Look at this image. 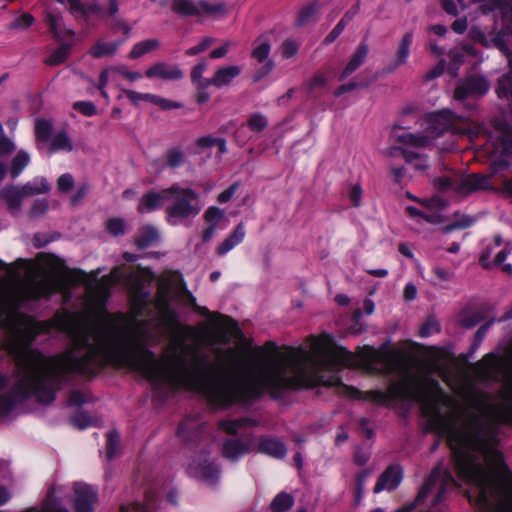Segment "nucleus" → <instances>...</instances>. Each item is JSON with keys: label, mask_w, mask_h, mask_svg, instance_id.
I'll list each match as a JSON object with an SVG mask.
<instances>
[{"label": "nucleus", "mask_w": 512, "mask_h": 512, "mask_svg": "<svg viewBox=\"0 0 512 512\" xmlns=\"http://www.w3.org/2000/svg\"><path fill=\"white\" fill-rule=\"evenodd\" d=\"M485 318L484 310L468 311L465 310L461 313L459 323L462 327L470 329L476 326Z\"/></svg>", "instance_id": "e433bc0d"}, {"label": "nucleus", "mask_w": 512, "mask_h": 512, "mask_svg": "<svg viewBox=\"0 0 512 512\" xmlns=\"http://www.w3.org/2000/svg\"><path fill=\"white\" fill-rule=\"evenodd\" d=\"M30 163V156L25 150H20L13 157L9 173L12 178H17Z\"/></svg>", "instance_id": "72a5a7b5"}, {"label": "nucleus", "mask_w": 512, "mask_h": 512, "mask_svg": "<svg viewBox=\"0 0 512 512\" xmlns=\"http://www.w3.org/2000/svg\"><path fill=\"white\" fill-rule=\"evenodd\" d=\"M271 51V44L269 40L264 37H259L254 42V47L251 53L253 59L258 61L259 63L266 62L267 60H271L269 58Z\"/></svg>", "instance_id": "c85d7f7f"}, {"label": "nucleus", "mask_w": 512, "mask_h": 512, "mask_svg": "<svg viewBox=\"0 0 512 512\" xmlns=\"http://www.w3.org/2000/svg\"><path fill=\"white\" fill-rule=\"evenodd\" d=\"M261 64H262L261 67H259L253 75L254 82L261 81L264 77H266L274 69V66H275L273 60H267L266 62L264 61Z\"/></svg>", "instance_id": "13d9d810"}, {"label": "nucleus", "mask_w": 512, "mask_h": 512, "mask_svg": "<svg viewBox=\"0 0 512 512\" xmlns=\"http://www.w3.org/2000/svg\"><path fill=\"white\" fill-rule=\"evenodd\" d=\"M16 145L13 140L7 136L0 137V157L4 158L9 156L13 151H15Z\"/></svg>", "instance_id": "680f3d73"}, {"label": "nucleus", "mask_w": 512, "mask_h": 512, "mask_svg": "<svg viewBox=\"0 0 512 512\" xmlns=\"http://www.w3.org/2000/svg\"><path fill=\"white\" fill-rule=\"evenodd\" d=\"M45 24L58 40L73 39L74 31L66 29L62 24V16L52 11L47 12L45 16Z\"/></svg>", "instance_id": "b1692460"}, {"label": "nucleus", "mask_w": 512, "mask_h": 512, "mask_svg": "<svg viewBox=\"0 0 512 512\" xmlns=\"http://www.w3.org/2000/svg\"><path fill=\"white\" fill-rule=\"evenodd\" d=\"M24 194L28 196L48 193L51 186L46 178L36 177L32 181L25 183L23 186Z\"/></svg>", "instance_id": "c756f323"}, {"label": "nucleus", "mask_w": 512, "mask_h": 512, "mask_svg": "<svg viewBox=\"0 0 512 512\" xmlns=\"http://www.w3.org/2000/svg\"><path fill=\"white\" fill-rule=\"evenodd\" d=\"M52 132V124L45 119H37L35 122V137L37 141L46 142Z\"/></svg>", "instance_id": "a19ab883"}, {"label": "nucleus", "mask_w": 512, "mask_h": 512, "mask_svg": "<svg viewBox=\"0 0 512 512\" xmlns=\"http://www.w3.org/2000/svg\"><path fill=\"white\" fill-rule=\"evenodd\" d=\"M168 203V188L162 191H149L140 198L137 210L140 214H147L163 208Z\"/></svg>", "instance_id": "f3484780"}, {"label": "nucleus", "mask_w": 512, "mask_h": 512, "mask_svg": "<svg viewBox=\"0 0 512 512\" xmlns=\"http://www.w3.org/2000/svg\"><path fill=\"white\" fill-rule=\"evenodd\" d=\"M106 229L111 235L120 236L125 232V223L121 218H112L107 221Z\"/></svg>", "instance_id": "603ef678"}, {"label": "nucleus", "mask_w": 512, "mask_h": 512, "mask_svg": "<svg viewBox=\"0 0 512 512\" xmlns=\"http://www.w3.org/2000/svg\"><path fill=\"white\" fill-rule=\"evenodd\" d=\"M474 222H475V219L473 217L464 215L461 218H459L458 220H456L454 223L447 225L444 228V231L450 232L455 229H465V228L472 226L474 224Z\"/></svg>", "instance_id": "6e6d98bb"}, {"label": "nucleus", "mask_w": 512, "mask_h": 512, "mask_svg": "<svg viewBox=\"0 0 512 512\" xmlns=\"http://www.w3.org/2000/svg\"><path fill=\"white\" fill-rule=\"evenodd\" d=\"M363 363L373 372L396 375L399 379L388 386L387 392L372 390L356 391L361 398L376 405L392 407L396 403L418 402L428 405L432 394L441 390L439 382L430 376L415 374L399 351H381L367 348L361 355Z\"/></svg>", "instance_id": "7ed1b4c3"}, {"label": "nucleus", "mask_w": 512, "mask_h": 512, "mask_svg": "<svg viewBox=\"0 0 512 512\" xmlns=\"http://www.w3.org/2000/svg\"><path fill=\"white\" fill-rule=\"evenodd\" d=\"M154 305L159 317L167 325L175 327L177 333L183 338V341L186 337H189L196 332V329L193 327L177 326L176 322L178 314L171 305V287L169 284H161L158 287L154 299Z\"/></svg>", "instance_id": "6e6552de"}, {"label": "nucleus", "mask_w": 512, "mask_h": 512, "mask_svg": "<svg viewBox=\"0 0 512 512\" xmlns=\"http://www.w3.org/2000/svg\"><path fill=\"white\" fill-rule=\"evenodd\" d=\"M370 471L363 470L356 475L355 479V504L359 505L365 490L366 481L369 477Z\"/></svg>", "instance_id": "37998d69"}, {"label": "nucleus", "mask_w": 512, "mask_h": 512, "mask_svg": "<svg viewBox=\"0 0 512 512\" xmlns=\"http://www.w3.org/2000/svg\"><path fill=\"white\" fill-rule=\"evenodd\" d=\"M73 149L72 141L65 131L55 133L51 137L50 152L66 151Z\"/></svg>", "instance_id": "2f4dec72"}, {"label": "nucleus", "mask_w": 512, "mask_h": 512, "mask_svg": "<svg viewBox=\"0 0 512 512\" xmlns=\"http://www.w3.org/2000/svg\"><path fill=\"white\" fill-rule=\"evenodd\" d=\"M207 69L205 62H200L193 67L191 71V80L196 84L197 89H207L211 85L222 87L224 85V67H219L212 78H203V74Z\"/></svg>", "instance_id": "2eb2a0df"}, {"label": "nucleus", "mask_w": 512, "mask_h": 512, "mask_svg": "<svg viewBox=\"0 0 512 512\" xmlns=\"http://www.w3.org/2000/svg\"><path fill=\"white\" fill-rule=\"evenodd\" d=\"M193 429V423L189 421H183L178 426V436L181 437L185 441H190L192 439V434H198V432H191Z\"/></svg>", "instance_id": "69168bd1"}, {"label": "nucleus", "mask_w": 512, "mask_h": 512, "mask_svg": "<svg viewBox=\"0 0 512 512\" xmlns=\"http://www.w3.org/2000/svg\"><path fill=\"white\" fill-rule=\"evenodd\" d=\"M72 488L74 494L70 501L73 512H94L95 504L98 501L97 489L84 482H74ZM69 492V488L64 485L50 487L41 504L42 512H70L65 506ZM27 512L39 511L29 509Z\"/></svg>", "instance_id": "20e7f679"}, {"label": "nucleus", "mask_w": 512, "mask_h": 512, "mask_svg": "<svg viewBox=\"0 0 512 512\" xmlns=\"http://www.w3.org/2000/svg\"><path fill=\"white\" fill-rule=\"evenodd\" d=\"M414 35L412 32L405 33L397 47L396 51V59L389 63L385 70L387 73H392L395 70H397L400 66L407 63L409 55H410V48L413 43Z\"/></svg>", "instance_id": "412c9836"}, {"label": "nucleus", "mask_w": 512, "mask_h": 512, "mask_svg": "<svg viewBox=\"0 0 512 512\" xmlns=\"http://www.w3.org/2000/svg\"><path fill=\"white\" fill-rule=\"evenodd\" d=\"M294 503V497L290 493L281 491L273 498L269 509L271 512H289Z\"/></svg>", "instance_id": "cd10ccee"}, {"label": "nucleus", "mask_w": 512, "mask_h": 512, "mask_svg": "<svg viewBox=\"0 0 512 512\" xmlns=\"http://www.w3.org/2000/svg\"><path fill=\"white\" fill-rule=\"evenodd\" d=\"M160 240V233L157 228L147 225L144 226L135 239L138 248L146 249Z\"/></svg>", "instance_id": "bb28decb"}, {"label": "nucleus", "mask_w": 512, "mask_h": 512, "mask_svg": "<svg viewBox=\"0 0 512 512\" xmlns=\"http://www.w3.org/2000/svg\"><path fill=\"white\" fill-rule=\"evenodd\" d=\"M266 348L270 356L256 365L244 367L237 380L231 373L234 351L226 347V409L233 404L249 407L264 394L282 399L292 391L315 386L349 390L339 375L343 367L356 364V357L344 347L332 346L312 336L309 348L287 347L280 351L274 342Z\"/></svg>", "instance_id": "f03ea898"}, {"label": "nucleus", "mask_w": 512, "mask_h": 512, "mask_svg": "<svg viewBox=\"0 0 512 512\" xmlns=\"http://www.w3.org/2000/svg\"><path fill=\"white\" fill-rule=\"evenodd\" d=\"M146 100L157 105L163 110H172L178 109L182 107V104L176 101H172L166 98H163L158 95L150 94V96H146Z\"/></svg>", "instance_id": "49530a36"}, {"label": "nucleus", "mask_w": 512, "mask_h": 512, "mask_svg": "<svg viewBox=\"0 0 512 512\" xmlns=\"http://www.w3.org/2000/svg\"><path fill=\"white\" fill-rule=\"evenodd\" d=\"M403 480V468L399 464L389 465L385 471L379 476L375 486L374 493H380L381 491L395 490Z\"/></svg>", "instance_id": "4468645a"}, {"label": "nucleus", "mask_w": 512, "mask_h": 512, "mask_svg": "<svg viewBox=\"0 0 512 512\" xmlns=\"http://www.w3.org/2000/svg\"><path fill=\"white\" fill-rule=\"evenodd\" d=\"M248 127L255 132H260L268 125L267 118L261 113L251 115L247 121Z\"/></svg>", "instance_id": "8fccbe9b"}, {"label": "nucleus", "mask_w": 512, "mask_h": 512, "mask_svg": "<svg viewBox=\"0 0 512 512\" xmlns=\"http://www.w3.org/2000/svg\"><path fill=\"white\" fill-rule=\"evenodd\" d=\"M440 332V324L435 318H428L426 322L422 324L419 329V336L421 338H427L434 333Z\"/></svg>", "instance_id": "de8ad7c7"}, {"label": "nucleus", "mask_w": 512, "mask_h": 512, "mask_svg": "<svg viewBox=\"0 0 512 512\" xmlns=\"http://www.w3.org/2000/svg\"><path fill=\"white\" fill-rule=\"evenodd\" d=\"M299 44L295 40L287 39L282 43L281 55L283 58L289 59L298 53Z\"/></svg>", "instance_id": "864d4df0"}, {"label": "nucleus", "mask_w": 512, "mask_h": 512, "mask_svg": "<svg viewBox=\"0 0 512 512\" xmlns=\"http://www.w3.org/2000/svg\"><path fill=\"white\" fill-rule=\"evenodd\" d=\"M226 345L228 344V337L231 336L235 338L238 342L245 341V336L241 329L239 328L238 323L232 319L231 317L226 315Z\"/></svg>", "instance_id": "c03bdc74"}, {"label": "nucleus", "mask_w": 512, "mask_h": 512, "mask_svg": "<svg viewBox=\"0 0 512 512\" xmlns=\"http://www.w3.org/2000/svg\"><path fill=\"white\" fill-rule=\"evenodd\" d=\"M245 235V227L243 223H239L231 235L226 238V253L240 244L244 240Z\"/></svg>", "instance_id": "79ce46f5"}, {"label": "nucleus", "mask_w": 512, "mask_h": 512, "mask_svg": "<svg viewBox=\"0 0 512 512\" xmlns=\"http://www.w3.org/2000/svg\"><path fill=\"white\" fill-rule=\"evenodd\" d=\"M119 442H120L119 432L116 429L110 430L108 432L107 447H106V457L108 460H111L115 457Z\"/></svg>", "instance_id": "a18cd8bd"}, {"label": "nucleus", "mask_w": 512, "mask_h": 512, "mask_svg": "<svg viewBox=\"0 0 512 512\" xmlns=\"http://www.w3.org/2000/svg\"><path fill=\"white\" fill-rule=\"evenodd\" d=\"M111 72H114L112 70V67L111 68H108V69H104L100 75H99V81H98V84H97V88L99 89L101 95L105 98V99H108V93L106 91V86L109 82V74Z\"/></svg>", "instance_id": "0e129e2a"}, {"label": "nucleus", "mask_w": 512, "mask_h": 512, "mask_svg": "<svg viewBox=\"0 0 512 512\" xmlns=\"http://www.w3.org/2000/svg\"><path fill=\"white\" fill-rule=\"evenodd\" d=\"M203 207L201 196L194 189L183 187L178 183L168 188L166 221L169 225L178 226L193 220Z\"/></svg>", "instance_id": "39448f33"}, {"label": "nucleus", "mask_w": 512, "mask_h": 512, "mask_svg": "<svg viewBox=\"0 0 512 512\" xmlns=\"http://www.w3.org/2000/svg\"><path fill=\"white\" fill-rule=\"evenodd\" d=\"M58 3L67 7L70 14L75 19L87 20L91 14H97L102 11V6L99 4V0H96L92 4L85 5L81 0H56Z\"/></svg>", "instance_id": "aec40b11"}, {"label": "nucleus", "mask_w": 512, "mask_h": 512, "mask_svg": "<svg viewBox=\"0 0 512 512\" xmlns=\"http://www.w3.org/2000/svg\"><path fill=\"white\" fill-rule=\"evenodd\" d=\"M492 166L495 172L505 170L512 166V130L503 132L500 139V150L495 151L492 158Z\"/></svg>", "instance_id": "ddd939ff"}, {"label": "nucleus", "mask_w": 512, "mask_h": 512, "mask_svg": "<svg viewBox=\"0 0 512 512\" xmlns=\"http://www.w3.org/2000/svg\"><path fill=\"white\" fill-rule=\"evenodd\" d=\"M197 145L201 148H210V147H213L214 145H217L219 148V151L221 153L224 152V139L223 138L212 137L210 135L203 136L197 140Z\"/></svg>", "instance_id": "3c124183"}, {"label": "nucleus", "mask_w": 512, "mask_h": 512, "mask_svg": "<svg viewBox=\"0 0 512 512\" xmlns=\"http://www.w3.org/2000/svg\"><path fill=\"white\" fill-rule=\"evenodd\" d=\"M186 160L183 150L177 147L170 148L165 153V161L156 159L152 162V167L157 173L162 172L166 168L176 169L181 167Z\"/></svg>", "instance_id": "4be33fe9"}, {"label": "nucleus", "mask_w": 512, "mask_h": 512, "mask_svg": "<svg viewBox=\"0 0 512 512\" xmlns=\"http://www.w3.org/2000/svg\"><path fill=\"white\" fill-rule=\"evenodd\" d=\"M70 48L71 44L69 43L61 44L52 52V54L46 60V63L51 66L62 64L68 58Z\"/></svg>", "instance_id": "58836bf2"}, {"label": "nucleus", "mask_w": 512, "mask_h": 512, "mask_svg": "<svg viewBox=\"0 0 512 512\" xmlns=\"http://www.w3.org/2000/svg\"><path fill=\"white\" fill-rule=\"evenodd\" d=\"M490 187V178L485 175L471 174L457 182L455 191L461 195H469L478 190Z\"/></svg>", "instance_id": "6ab92c4d"}, {"label": "nucleus", "mask_w": 512, "mask_h": 512, "mask_svg": "<svg viewBox=\"0 0 512 512\" xmlns=\"http://www.w3.org/2000/svg\"><path fill=\"white\" fill-rule=\"evenodd\" d=\"M0 196L5 200L10 211L18 212L21 209L22 199L27 195L24 194L22 186L10 185L1 191Z\"/></svg>", "instance_id": "393cba45"}, {"label": "nucleus", "mask_w": 512, "mask_h": 512, "mask_svg": "<svg viewBox=\"0 0 512 512\" xmlns=\"http://www.w3.org/2000/svg\"><path fill=\"white\" fill-rule=\"evenodd\" d=\"M156 507V500L153 494L147 492L144 503L123 504L120 507L121 512H152Z\"/></svg>", "instance_id": "7c9ffc66"}, {"label": "nucleus", "mask_w": 512, "mask_h": 512, "mask_svg": "<svg viewBox=\"0 0 512 512\" xmlns=\"http://www.w3.org/2000/svg\"><path fill=\"white\" fill-rule=\"evenodd\" d=\"M146 76L148 78H160L163 80H179L183 77V72L177 65L159 62L152 65L146 71Z\"/></svg>", "instance_id": "5701e85b"}, {"label": "nucleus", "mask_w": 512, "mask_h": 512, "mask_svg": "<svg viewBox=\"0 0 512 512\" xmlns=\"http://www.w3.org/2000/svg\"><path fill=\"white\" fill-rule=\"evenodd\" d=\"M87 402V397L83 391L73 390L70 393L68 404L70 406H82Z\"/></svg>", "instance_id": "774afa93"}, {"label": "nucleus", "mask_w": 512, "mask_h": 512, "mask_svg": "<svg viewBox=\"0 0 512 512\" xmlns=\"http://www.w3.org/2000/svg\"><path fill=\"white\" fill-rule=\"evenodd\" d=\"M397 153H400L401 156L408 163L413 164L416 169L425 170L428 168L427 157L422 154H419L413 150L406 149V148H400V147L391 148V151H390L391 155H396Z\"/></svg>", "instance_id": "a878e982"}, {"label": "nucleus", "mask_w": 512, "mask_h": 512, "mask_svg": "<svg viewBox=\"0 0 512 512\" xmlns=\"http://www.w3.org/2000/svg\"><path fill=\"white\" fill-rule=\"evenodd\" d=\"M504 19L507 24L496 33L493 38L495 46L506 56L510 71L503 75L498 82L497 94L499 98L510 100L512 110V0H507L502 7Z\"/></svg>", "instance_id": "423d86ee"}, {"label": "nucleus", "mask_w": 512, "mask_h": 512, "mask_svg": "<svg viewBox=\"0 0 512 512\" xmlns=\"http://www.w3.org/2000/svg\"><path fill=\"white\" fill-rule=\"evenodd\" d=\"M49 209V203L46 199H38L36 200L31 209H30V216L32 218H39L46 214V212Z\"/></svg>", "instance_id": "5fc2aeb1"}, {"label": "nucleus", "mask_w": 512, "mask_h": 512, "mask_svg": "<svg viewBox=\"0 0 512 512\" xmlns=\"http://www.w3.org/2000/svg\"><path fill=\"white\" fill-rule=\"evenodd\" d=\"M73 186L74 178L70 173L62 174L57 180V187L61 192H69Z\"/></svg>", "instance_id": "052dcab7"}, {"label": "nucleus", "mask_w": 512, "mask_h": 512, "mask_svg": "<svg viewBox=\"0 0 512 512\" xmlns=\"http://www.w3.org/2000/svg\"><path fill=\"white\" fill-rule=\"evenodd\" d=\"M122 41H115V42H103L99 41L97 42L92 48H91V55L95 58H102L105 56H111L114 55L121 45Z\"/></svg>", "instance_id": "473e14b6"}, {"label": "nucleus", "mask_w": 512, "mask_h": 512, "mask_svg": "<svg viewBox=\"0 0 512 512\" xmlns=\"http://www.w3.org/2000/svg\"><path fill=\"white\" fill-rule=\"evenodd\" d=\"M489 87L486 77L472 74L458 83L454 98L457 101H464L469 97H482L489 91Z\"/></svg>", "instance_id": "9b49d317"}, {"label": "nucleus", "mask_w": 512, "mask_h": 512, "mask_svg": "<svg viewBox=\"0 0 512 512\" xmlns=\"http://www.w3.org/2000/svg\"><path fill=\"white\" fill-rule=\"evenodd\" d=\"M347 24L344 21H339L335 27L330 31V33L324 38L323 43L325 45L332 44L336 39L342 34Z\"/></svg>", "instance_id": "e2e57ef3"}, {"label": "nucleus", "mask_w": 512, "mask_h": 512, "mask_svg": "<svg viewBox=\"0 0 512 512\" xmlns=\"http://www.w3.org/2000/svg\"><path fill=\"white\" fill-rule=\"evenodd\" d=\"M71 424L78 429H86L93 423L92 418L86 412H77L70 418Z\"/></svg>", "instance_id": "09e8293b"}, {"label": "nucleus", "mask_w": 512, "mask_h": 512, "mask_svg": "<svg viewBox=\"0 0 512 512\" xmlns=\"http://www.w3.org/2000/svg\"><path fill=\"white\" fill-rule=\"evenodd\" d=\"M208 454L207 451H201L195 455L187 466V473L207 485H215L221 478V467Z\"/></svg>", "instance_id": "1a4fd4ad"}, {"label": "nucleus", "mask_w": 512, "mask_h": 512, "mask_svg": "<svg viewBox=\"0 0 512 512\" xmlns=\"http://www.w3.org/2000/svg\"><path fill=\"white\" fill-rule=\"evenodd\" d=\"M458 120V115L449 109L431 113L428 117L429 128L437 136L453 131Z\"/></svg>", "instance_id": "f8f14e48"}, {"label": "nucleus", "mask_w": 512, "mask_h": 512, "mask_svg": "<svg viewBox=\"0 0 512 512\" xmlns=\"http://www.w3.org/2000/svg\"><path fill=\"white\" fill-rule=\"evenodd\" d=\"M58 289L56 280L43 279L0 301L5 350L16 366L12 374H0V419L6 422L29 413L31 400L53 403L72 375L94 376V320L64 311L35 321L24 313Z\"/></svg>", "instance_id": "f257e3e1"}, {"label": "nucleus", "mask_w": 512, "mask_h": 512, "mask_svg": "<svg viewBox=\"0 0 512 512\" xmlns=\"http://www.w3.org/2000/svg\"><path fill=\"white\" fill-rule=\"evenodd\" d=\"M496 322V318L492 317L485 324L480 326L475 332L474 339L469 349V355L472 356L480 347L482 341L487 335L489 328Z\"/></svg>", "instance_id": "4c0bfd02"}, {"label": "nucleus", "mask_w": 512, "mask_h": 512, "mask_svg": "<svg viewBox=\"0 0 512 512\" xmlns=\"http://www.w3.org/2000/svg\"><path fill=\"white\" fill-rule=\"evenodd\" d=\"M222 3L213 4L206 0H172L171 10L181 17L203 18L213 16L222 11Z\"/></svg>", "instance_id": "9d476101"}, {"label": "nucleus", "mask_w": 512, "mask_h": 512, "mask_svg": "<svg viewBox=\"0 0 512 512\" xmlns=\"http://www.w3.org/2000/svg\"><path fill=\"white\" fill-rule=\"evenodd\" d=\"M398 140L405 145L417 148H425L431 143V140L428 136L421 134H413L409 132H405L399 135Z\"/></svg>", "instance_id": "f704fd0d"}, {"label": "nucleus", "mask_w": 512, "mask_h": 512, "mask_svg": "<svg viewBox=\"0 0 512 512\" xmlns=\"http://www.w3.org/2000/svg\"><path fill=\"white\" fill-rule=\"evenodd\" d=\"M223 213L217 207H209L205 212V219L210 225H217L218 221L221 219Z\"/></svg>", "instance_id": "338daca9"}, {"label": "nucleus", "mask_w": 512, "mask_h": 512, "mask_svg": "<svg viewBox=\"0 0 512 512\" xmlns=\"http://www.w3.org/2000/svg\"><path fill=\"white\" fill-rule=\"evenodd\" d=\"M257 422L251 418H237L230 420L226 418V434L233 436L226 438V459L237 461L251 450V441L248 435L237 436L238 430L242 427L256 426Z\"/></svg>", "instance_id": "0eeeda50"}, {"label": "nucleus", "mask_w": 512, "mask_h": 512, "mask_svg": "<svg viewBox=\"0 0 512 512\" xmlns=\"http://www.w3.org/2000/svg\"><path fill=\"white\" fill-rule=\"evenodd\" d=\"M319 5L317 2L309 3L308 5L304 6L298 13L297 19H296V25L297 26H304L306 25L318 12Z\"/></svg>", "instance_id": "ea45409f"}, {"label": "nucleus", "mask_w": 512, "mask_h": 512, "mask_svg": "<svg viewBox=\"0 0 512 512\" xmlns=\"http://www.w3.org/2000/svg\"><path fill=\"white\" fill-rule=\"evenodd\" d=\"M257 452L280 460L286 457L287 447L281 439L263 435L258 439Z\"/></svg>", "instance_id": "dca6fc26"}, {"label": "nucleus", "mask_w": 512, "mask_h": 512, "mask_svg": "<svg viewBox=\"0 0 512 512\" xmlns=\"http://www.w3.org/2000/svg\"><path fill=\"white\" fill-rule=\"evenodd\" d=\"M369 51V44L366 40H362L350 55L347 64L338 77V80L343 81L358 70L366 61Z\"/></svg>", "instance_id": "a211bd4d"}, {"label": "nucleus", "mask_w": 512, "mask_h": 512, "mask_svg": "<svg viewBox=\"0 0 512 512\" xmlns=\"http://www.w3.org/2000/svg\"><path fill=\"white\" fill-rule=\"evenodd\" d=\"M159 45L158 40L156 39H146L136 43L129 53V58L138 59L143 55L149 53L150 51L157 48Z\"/></svg>", "instance_id": "c9c22d12"}, {"label": "nucleus", "mask_w": 512, "mask_h": 512, "mask_svg": "<svg viewBox=\"0 0 512 512\" xmlns=\"http://www.w3.org/2000/svg\"><path fill=\"white\" fill-rule=\"evenodd\" d=\"M34 23L33 15L29 13H24L17 17L12 23L11 28L13 29H25L30 27Z\"/></svg>", "instance_id": "bf43d9fd"}, {"label": "nucleus", "mask_w": 512, "mask_h": 512, "mask_svg": "<svg viewBox=\"0 0 512 512\" xmlns=\"http://www.w3.org/2000/svg\"><path fill=\"white\" fill-rule=\"evenodd\" d=\"M73 108L88 117L94 116L97 113L96 106L90 101L75 102Z\"/></svg>", "instance_id": "4d7b16f0"}]
</instances>
